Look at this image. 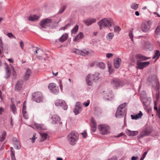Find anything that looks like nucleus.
<instances>
[{
  "label": "nucleus",
  "instance_id": "1",
  "mask_svg": "<svg viewBox=\"0 0 160 160\" xmlns=\"http://www.w3.org/2000/svg\"><path fill=\"white\" fill-rule=\"evenodd\" d=\"M98 24L100 29L105 27H111L114 24V21L111 18H104L99 21Z\"/></svg>",
  "mask_w": 160,
  "mask_h": 160
},
{
  "label": "nucleus",
  "instance_id": "2",
  "mask_svg": "<svg viewBox=\"0 0 160 160\" xmlns=\"http://www.w3.org/2000/svg\"><path fill=\"white\" fill-rule=\"evenodd\" d=\"M79 137L78 134L76 132L72 131L67 136L68 139L70 144L72 145L75 144Z\"/></svg>",
  "mask_w": 160,
  "mask_h": 160
},
{
  "label": "nucleus",
  "instance_id": "3",
  "mask_svg": "<svg viewBox=\"0 0 160 160\" xmlns=\"http://www.w3.org/2000/svg\"><path fill=\"white\" fill-rule=\"evenodd\" d=\"M148 82H150L152 85H156L155 90L158 91L159 89V83L157 79V76L155 75L150 76L148 79Z\"/></svg>",
  "mask_w": 160,
  "mask_h": 160
},
{
  "label": "nucleus",
  "instance_id": "4",
  "mask_svg": "<svg viewBox=\"0 0 160 160\" xmlns=\"http://www.w3.org/2000/svg\"><path fill=\"white\" fill-rule=\"evenodd\" d=\"M32 100L38 103H40L43 101V97L41 92H37L33 93L32 95Z\"/></svg>",
  "mask_w": 160,
  "mask_h": 160
},
{
  "label": "nucleus",
  "instance_id": "5",
  "mask_svg": "<svg viewBox=\"0 0 160 160\" xmlns=\"http://www.w3.org/2000/svg\"><path fill=\"white\" fill-rule=\"evenodd\" d=\"M152 23V22L149 20L142 23L141 26L142 31L144 32L148 31L151 28Z\"/></svg>",
  "mask_w": 160,
  "mask_h": 160
},
{
  "label": "nucleus",
  "instance_id": "6",
  "mask_svg": "<svg viewBox=\"0 0 160 160\" xmlns=\"http://www.w3.org/2000/svg\"><path fill=\"white\" fill-rule=\"evenodd\" d=\"M98 129L102 135L107 134L109 133V128L107 125H100L98 126Z\"/></svg>",
  "mask_w": 160,
  "mask_h": 160
},
{
  "label": "nucleus",
  "instance_id": "7",
  "mask_svg": "<svg viewBox=\"0 0 160 160\" xmlns=\"http://www.w3.org/2000/svg\"><path fill=\"white\" fill-rule=\"evenodd\" d=\"M52 22L51 19L45 18L42 20L40 22V25L42 28H45L50 26Z\"/></svg>",
  "mask_w": 160,
  "mask_h": 160
},
{
  "label": "nucleus",
  "instance_id": "8",
  "mask_svg": "<svg viewBox=\"0 0 160 160\" xmlns=\"http://www.w3.org/2000/svg\"><path fill=\"white\" fill-rule=\"evenodd\" d=\"M48 88L50 92L54 94H57L59 92L58 87L53 83H51L49 84Z\"/></svg>",
  "mask_w": 160,
  "mask_h": 160
},
{
  "label": "nucleus",
  "instance_id": "9",
  "mask_svg": "<svg viewBox=\"0 0 160 160\" xmlns=\"http://www.w3.org/2000/svg\"><path fill=\"white\" fill-rule=\"evenodd\" d=\"M55 104L57 106L62 107L64 110H66L68 108V106L66 105L65 101L63 100H58L56 101Z\"/></svg>",
  "mask_w": 160,
  "mask_h": 160
},
{
  "label": "nucleus",
  "instance_id": "10",
  "mask_svg": "<svg viewBox=\"0 0 160 160\" xmlns=\"http://www.w3.org/2000/svg\"><path fill=\"white\" fill-rule=\"evenodd\" d=\"M111 84L113 87L116 89L123 85V83L122 81L116 78H114L112 80Z\"/></svg>",
  "mask_w": 160,
  "mask_h": 160
},
{
  "label": "nucleus",
  "instance_id": "11",
  "mask_svg": "<svg viewBox=\"0 0 160 160\" xmlns=\"http://www.w3.org/2000/svg\"><path fill=\"white\" fill-rule=\"evenodd\" d=\"M149 62H140L139 60L137 62L136 68L140 69H142L148 66L150 64Z\"/></svg>",
  "mask_w": 160,
  "mask_h": 160
},
{
  "label": "nucleus",
  "instance_id": "12",
  "mask_svg": "<svg viewBox=\"0 0 160 160\" xmlns=\"http://www.w3.org/2000/svg\"><path fill=\"white\" fill-rule=\"evenodd\" d=\"M73 52L77 54L84 56H87L89 54V51L86 49L80 50L77 49H75L73 50Z\"/></svg>",
  "mask_w": 160,
  "mask_h": 160
},
{
  "label": "nucleus",
  "instance_id": "13",
  "mask_svg": "<svg viewBox=\"0 0 160 160\" xmlns=\"http://www.w3.org/2000/svg\"><path fill=\"white\" fill-rule=\"evenodd\" d=\"M126 113V111L125 109H122L118 108L117 112L115 114L116 118H121L123 117L124 114Z\"/></svg>",
  "mask_w": 160,
  "mask_h": 160
},
{
  "label": "nucleus",
  "instance_id": "14",
  "mask_svg": "<svg viewBox=\"0 0 160 160\" xmlns=\"http://www.w3.org/2000/svg\"><path fill=\"white\" fill-rule=\"evenodd\" d=\"M92 75L88 74L86 77V81L87 84L89 86H92L93 82L95 81Z\"/></svg>",
  "mask_w": 160,
  "mask_h": 160
},
{
  "label": "nucleus",
  "instance_id": "15",
  "mask_svg": "<svg viewBox=\"0 0 160 160\" xmlns=\"http://www.w3.org/2000/svg\"><path fill=\"white\" fill-rule=\"evenodd\" d=\"M103 98L105 100H111L113 97V95L112 94V92L110 91L108 93L106 91H103Z\"/></svg>",
  "mask_w": 160,
  "mask_h": 160
},
{
  "label": "nucleus",
  "instance_id": "16",
  "mask_svg": "<svg viewBox=\"0 0 160 160\" xmlns=\"http://www.w3.org/2000/svg\"><path fill=\"white\" fill-rule=\"evenodd\" d=\"M52 123L53 124H58L59 125L62 124V122L60 121V118L57 115H53L52 117Z\"/></svg>",
  "mask_w": 160,
  "mask_h": 160
},
{
  "label": "nucleus",
  "instance_id": "17",
  "mask_svg": "<svg viewBox=\"0 0 160 160\" xmlns=\"http://www.w3.org/2000/svg\"><path fill=\"white\" fill-rule=\"evenodd\" d=\"M23 84V81L22 80H19L17 82L15 87V90L18 92L22 89Z\"/></svg>",
  "mask_w": 160,
  "mask_h": 160
},
{
  "label": "nucleus",
  "instance_id": "18",
  "mask_svg": "<svg viewBox=\"0 0 160 160\" xmlns=\"http://www.w3.org/2000/svg\"><path fill=\"white\" fill-rule=\"evenodd\" d=\"M151 133V130L146 129L142 132L138 137L139 138H142L149 135Z\"/></svg>",
  "mask_w": 160,
  "mask_h": 160
},
{
  "label": "nucleus",
  "instance_id": "19",
  "mask_svg": "<svg viewBox=\"0 0 160 160\" xmlns=\"http://www.w3.org/2000/svg\"><path fill=\"white\" fill-rule=\"evenodd\" d=\"M81 105L79 102H77L76 103L75 109L74 110V112L75 115L79 114L81 110Z\"/></svg>",
  "mask_w": 160,
  "mask_h": 160
},
{
  "label": "nucleus",
  "instance_id": "20",
  "mask_svg": "<svg viewBox=\"0 0 160 160\" xmlns=\"http://www.w3.org/2000/svg\"><path fill=\"white\" fill-rule=\"evenodd\" d=\"M96 21L95 18H89L83 21V22L87 26H89L92 23H95Z\"/></svg>",
  "mask_w": 160,
  "mask_h": 160
},
{
  "label": "nucleus",
  "instance_id": "21",
  "mask_svg": "<svg viewBox=\"0 0 160 160\" xmlns=\"http://www.w3.org/2000/svg\"><path fill=\"white\" fill-rule=\"evenodd\" d=\"M32 71L31 70L29 69L28 68L25 73V74L23 77L24 79L25 80H27L29 78V77L31 75Z\"/></svg>",
  "mask_w": 160,
  "mask_h": 160
},
{
  "label": "nucleus",
  "instance_id": "22",
  "mask_svg": "<svg viewBox=\"0 0 160 160\" xmlns=\"http://www.w3.org/2000/svg\"><path fill=\"white\" fill-rule=\"evenodd\" d=\"M121 62V59L119 58H115L114 60V66L115 68H118L120 66V63Z\"/></svg>",
  "mask_w": 160,
  "mask_h": 160
},
{
  "label": "nucleus",
  "instance_id": "23",
  "mask_svg": "<svg viewBox=\"0 0 160 160\" xmlns=\"http://www.w3.org/2000/svg\"><path fill=\"white\" fill-rule=\"evenodd\" d=\"M142 113L141 111H140L139 113L136 115H131V116L132 119L137 120L141 118L142 116Z\"/></svg>",
  "mask_w": 160,
  "mask_h": 160
},
{
  "label": "nucleus",
  "instance_id": "24",
  "mask_svg": "<svg viewBox=\"0 0 160 160\" xmlns=\"http://www.w3.org/2000/svg\"><path fill=\"white\" fill-rule=\"evenodd\" d=\"M136 57L138 59V60H139V62L146 60L150 58H147L145 56L140 54L137 55Z\"/></svg>",
  "mask_w": 160,
  "mask_h": 160
},
{
  "label": "nucleus",
  "instance_id": "25",
  "mask_svg": "<svg viewBox=\"0 0 160 160\" xmlns=\"http://www.w3.org/2000/svg\"><path fill=\"white\" fill-rule=\"evenodd\" d=\"M68 38V35L67 33L63 34L59 38V41L60 42H63L65 41Z\"/></svg>",
  "mask_w": 160,
  "mask_h": 160
},
{
  "label": "nucleus",
  "instance_id": "26",
  "mask_svg": "<svg viewBox=\"0 0 160 160\" xmlns=\"http://www.w3.org/2000/svg\"><path fill=\"white\" fill-rule=\"evenodd\" d=\"M6 73L5 77L6 78H9L11 74L10 68L9 67H7L6 68Z\"/></svg>",
  "mask_w": 160,
  "mask_h": 160
},
{
  "label": "nucleus",
  "instance_id": "27",
  "mask_svg": "<svg viewBox=\"0 0 160 160\" xmlns=\"http://www.w3.org/2000/svg\"><path fill=\"white\" fill-rule=\"evenodd\" d=\"M127 134L130 136H134L138 134V132L137 131H131L130 130H128L126 132Z\"/></svg>",
  "mask_w": 160,
  "mask_h": 160
},
{
  "label": "nucleus",
  "instance_id": "28",
  "mask_svg": "<svg viewBox=\"0 0 160 160\" xmlns=\"http://www.w3.org/2000/svg\"><path fill=\"white\" fill-rule=\"evenodd\" d=\"M40 135L41 137L40 139V142H43L46 139L48 136L47 133L42 132L40 133Z\"/></svg>",
  "mask_w": 160,
  "mask_h": 160
},
{
  "label": "nucleus",
  "instance_id": "29",
  "mask_svg": "<svg viewBox=\"0 0 160 160\" xmlns=\"http://www.w3.org/2000/svg\"><path fill=\"white\" fill-rule=\"evenodd\" d=\"M34 128H36L38 130H45V128L43 127V126L40 124L35 123L34 126Z\"/></svg>",
  "mask_w": 160,
  "mask_h": 160
},
{
  "label": "nucleus",
  "instance_id": "30",
  "mask_svg": "<svg viewBox=\"0 0 160 160\" xmlns=\"http://www.w3.org/2000/svg\"><path fill=\"white\" fill-rule=\"evenodd\" d=\"M83 34L80 32L78 35L76 36L73 39L74 42H77L78 40L80 39H82L83 37Z\"/></svg>",
  "mask_w": 160,
  "mask_h": 160
},
{
  "label": "nucleus",
  "instance_id": "31",
  "mask_svg": "<svg viewBox=\"0 0 160 160\" xmlns=\"http://www.w3.org/2000/svg\"><path fill=\"white\" fill-rule=\"evenodd\" d=\"M39 17L36 15H33L28 17V20L31 21H34L37 20L39 19Z\"/></svg>",
  "mask_w": 160,
  "mask_h": 160
},
{
  "label": "nucleus",
  "instance_id": "32",
  "mask_svg": "<svg viewBox=\"0 0 160 160\" xmlns=\"http://www.w3.org/2000/svg\"><path fill=\"white\" fill-rule=\"evenodd\" d=\"M159 56H160V52H159V50H156L152 58L156 59V60H157Z\"/></svg>",
  "mask_w": 160,
  "mask_h": 160
},
{
  "label": "nucleus",
  "instance_id": "33",
  "mask_svg": "<svg viewBox=\"0 0 160 160\" xmlns=\"http://www.w3.org/2000/svg\"><path fill=\"white\" fill-rule=\"evenodd\" d=\"M114 36V34L113 32L108 33L106 36V38L108 40H111Z\"/></svg>",
  "mask_w": 160,
  "mask_h": 160
},
{
  "label": "nucleus",
  "instance_id": "34",
  "mask_svg": "<svg viewBox=\"0 0 160 160\" xmlns=\"http://www.w3.org/2000/svg\"><path fill=\"white\" fill-rule=\"evenodd\" d=\"M6 132L5 131H4L2 133L1 136H0V141L1 142H2L6 138Z\"/></svg>",
  "mask_w": 160,
  "mask_h": 160
},
{
  "label": "nucleus",
  "instance_id": "35",
  "mask_svg": "<svg viewBox=\"0 0 160 160\" xmlns=\"http://www.w3.org/2000/svg\"><path fill=\"white\" fill-rule=\"evenodd\" d=\"M131 8L132 9L136 10L138 8V5L136 3H133L131 5Z\"/></svg>",
  "mask_w": 160,
  "mask_h": 160
},
{
  "label": "nucleus",
  "instance_id": "36",
  "mask_svg": "<svg viewBox=\"0 0 160 160\" xmlns=\"http://www.w3.org/2000/svg\"><path fill=\"white\" fill-rule=\"evenodd\" d=\"M11 109L12 111L14 114H15L16 112V108L15 105L12 104L10 106Z\"/></svg>",
  "mask_w": 160,
  "mask_h": 160
},
{
  "label": "nucleus",
  "instance_id": "37",
  "mask_svg": "<svg viewBox=\"0 0 160 160\" xmlns=\"http://www.w3.org/2000/svg\"><path fill=\"white\" fill-rule=\"evenodd\" d=\"M14 147L15 148L17 149H19L21 148V145L19 142H17L16 143H13Z\"/></svg>",
  "mask_w": 160,
  "mask_h": 160
},
{
  "label": "nucleus",
  "instance_id": "38",
  "mask_svg": "<svg viewBox=\"0 0 160 160\" xmlns=\"http://www.w3.org/2000/svg\"><path fill=\"white\" fill-rule=\"evenodd\" d=\"M98 67L101 69H104L105 67V64L102 62H99L97 65Z\"/></svg>",
  "mask_w": 160,
  "mask_h": 160
},
{
  "label": "nucleus",
  "instance_id": "39",
  "mask_svg": "<svg viewBox=\"0 0 160 160\" xmlns=\"http://www.w3.org/2000/svg\"><path fill=\"white\" fill-rule=\"evenodd\" d=\"M114 32L115 33H118L121 30L120 27L118 26H115L114 28Z\"/></svg>",
  "mask_w": 160,
  "mask_h": 160
},
{
  "label": "nucleus",
  "instance_id": "40",
  "mask_svg": "<svg viewBox=\"0 0 160 160\" xmlns=\"http://www.w3.org/2000/svg\"><path fill=\"white\" fill-rule=\"evenodd\" d=\"M78 26L76 25L74 27V28L72 30L71 32L72 33H76L78 31Z\"/></svg>",
  "mask_w": 160,
  "mask_h": 160
},
{
  "label": "nucleus",
  "instance_id": "41",
  "mask_svg": "<svg viewBox=\"0 0 160 160\" xmlns=\"http://www.w3.org/2000/svg\"><path fill=\"white\" fill-rule=\"evenodd\" d=\"M155 33L156 34L160 35V26H158L156 28Z\"/></svg>",
  "mask_w": 160,
  "mask_h": 160
},
{
  "label": "nucleus",
  "instance_id": "42",
  "mask_svg": "<svg viewBox=\"0 0 160 160\" xmlns=\"http://www.w3.org/2000/svg\"><path fill=\"white\" fill-rule=\"evenodd\" d=\"M23 118L25 119H28L29 118L28 115L26 111L22 112Z\"/></svg>",
  "mask_w": 160,
  "mask_h": 160
},
{
  "label": "nucleus",
  "instance_id": "43",
  "mask_svg": "<svg viewBox=\"0 0 160 160\" xmlns=\"http://www.w3.org/2000/svg\"><path fill=\"white\" fill-rule=\"evenodd\" d=\"M70 24L69 23H68L67 24H66L65 26L61 27L60 29V30H64L67 28L68 27H70Z\"/></svg>",
  "mask_w": 160,
  "mask_h": 160
},
{
  "label": "nucleus",
  "instance_id": "44",
  "mask_svg": "<svg viewBox=\"0 0 160 160\" xmlns=\"http://www.w3.org/2000/svg\"><path fill=\"white\" fill-rule=\"evenodd\" d=\"M127 103H124L122 104H121L120 105L119 107H118V108H119V109H121L122 110V109H125L124 108L125 107Z\"/></svg>",
  "mask_w": 160,
  "mask_h": 160
},
{
  "label": "nucleus",
  "instance_id": "45",
  "mask_svg": "<svg viewBox=\"0 0 160 160\" xmlns=\"http://www.w3.org/2000/svg\"><path fill=\"white\" fill-rule=\"evenodd\" d=\"M99 74L98 72H95L94 74L92 75L94 76L93 78L95 79V81L98 80L99 79Z\"/></svg>",
  "mask_w": 160,
  "mask_h": 160
},
{
  "label": "nucleus",
  "instance_id": "46",
  "mask_svg": "<svg viewBox=\"0 0 160 160\" xmlns=\"http://www.w3.org/2000/svg\"><path fill=\"white\" fill-rule=\"evenodd\" d=\"M66 9V6H64L62 7V8L61 9H60L58 12V13L59 14H61Z\"/></svg>",
  "mask_w": 160,
  "mask_h": 160
},
{
  "label": "nucleus",
  "instance_id": "47",
  "mask_svg": "<svg viewBox=\"0 0 160 160\" xmlns=\"http://www.w3.org/2000/svg\"><path fill=\"white\" fill-rule=\"evenodd\" d=\"M129 36L131 38V40L132 41L133 40V36L132 34V31L131 30L129 32Z\"/></svg>",
  "mask_w": 160,
  "mask_h": 160
},
{
  "label": "nucleus",
  "instance_id": "48",
  "mask_svg": "<svg viewBox=\"0 0 160 160\" xmlns=\"http://www.w3.org/2000/svg\"><path fill=\"white\" fill-rule=\"evenodd\" d=\"M7 35L9 37V38H16V37L15 36H14L13 34H12V33L11 32H10V33H8L7 34Z\"/></svg>",
  "mask_w": 160,
  "mask_h": 160
},
{
  "label": "nucleus",
  "instance_id": "49",
  "mask_svg": "<svg viewBox=\"0 0 160 160\" xmlns=\"http://www.w3.org/2000/svg\"><path fill=\"white\" fill-rule=\"evenodd\" d=\"M145 97H146V95L144 94L143 96H142L141 94L140 95V97H141L143 99V100H142V102H143V103L144 105H146V102H145V101L146 100L145 98H145Z\"/></svg>",
  "mask_w": 160,
  "mask_h": 160
},
{
  "label": "nucleus",
  "instance_id": "50",
  "mask_svg": "<svg viewBox=\"0 0 160 160\" xmlns=\"http://www.w3.org/2000/svg\"><path fill=\"white\" fill-rule=\"evenodd\" d=\"M96 125H91V130L92 132H94L96 131Z\"/></svg>",
  "mask_w": 160,
  "mask_h": 160
},
{
  "label": "nucleus",
  "instance_id": "51",
  "mask_svg": "<svg viewBox=\"0 0 160 160\" xmlns=\"http://www.w3.org/2000/svg\"><path fill=\"white\" fill-rule=\"evenodd\" d=\"M148 151H146L144 152V153L143 154L142 157L140 158V160H143L144 158L145 157L146 155L147 154Z\"/></svg>",
  "mask_w": 160,
  "mask_h": 160
},
{
  "label": "nucleus",
  "instance_id": "52",
  "mask_svg": "<svg viewBox=\"0 0 160 160\" xmlns=\"http://www.w3.org/2000/svg\"><path fill=\"white\" fill-rule=\"evenodd\" d=\"M58 83L59 84L60 89L61 91H62V90L63 86L62 85V81L59 79L58 80Z\"/></svg>",
  "mask_w": 160,
  "mask_h": 160
},
{
  "label": "nucleus",
  "instance_id": "53",
  "mask_svg": "<svg viewBox=\"0 0 160 160\" xmlns=\"http://www.w3.org/2000/svg\"><path fill=\"white\" fill-rule=\"evenodd\" d=\"M90 103V101L88 100L87 102H85L83 103V105H84L86 107H88Z\"/></svg>",
  "mask_w": 160,
  "mask_h": 160
},
{
  "label": "nucleus",
  "instance_id": "54",
  "mask_svg": "<svg viewBox=\"0 0 160 160\" xmlns=\"http://www.w3.org/2000/svg\"><path fill=\"white\" fill-rule=\"evenodd\" d=\"M20 47L22 49H23L24 48V45L23 41L21 40L20 42Z\"/></svg>",
  "mask_w": 160,
  "mask_h": 160
},
{
  "label": "nucleus",
  "instance_id": "55",
  "mask_svg": "<svg viewBox=\"0 0 160 160\" xmlns=\"http://www.w3.org/2000/svg\"><path fill=\"white\" fill-rule=\"evenodd\" d=\"M25 102H26V101H25L23 104L22 109V112L26 111V105L25 104Z\"/></svg>",
  "mask_w": 160,
  "mask_h": 160
},
{
  "label": "nucleus",
  "instance_id": "56",
  "mask_svg": "<svg viewBox=\"0 0 160 160\" xmlns=\"http://www.w3.org/2000/svg\"><path fill=\"white\" fill-rule=\"evenodd\" d=\"M15 153H12V154H11L12 160H16L15 156Z\"/></svg>",
  "mask_w": 160,
  "mask_h": 160
},
{
  "label": "nucleus",
  "instance_id": "57",
  "mask_svg": "<svg viewBox=\"0 0 160 160\" xmlns=\"http://www.w3.org/2000/svg\"><path fill=\"white\" fill-rule=\"evenodd\" d=\"M91 125H96V123L94 120V119L93 118H92L91 120Z\"/></svg>",
  "mask_w": 160,
  "mask_h": 160
},
{
  "label": "nucleus",
  "instance_id": "58",
  "mask_svg": "<svg viewBox=\"0 0 160 160\" xmlns=\"http://www.w3.org/2000/svg\"><path fill=\"white\" fill-rule=\"evenodd\" d=\"M113 55V54L111 53H108L106 54V57L108 58H110Z\"/></svg>",
  "mask_w": 160,
  "mask_h": 160
},
{
  "label": "nucleus",
  "instance_id": "59",
  "mask_svg": "<svg viewBox=\"0 0 160 160\" xmlns=\"http://www.w3.org/2000/svg\"><path fill=\"white\" fill-rule=\"evenodd\" d=\"M42 52V50H40V49H38V50H37L35 51V52L34 53V54H36L38 53H41V52Z\"/></svg>",
  "mask_w": 160,
  "mask_h": 160
},
{
  "label": "nucleus",
  "instance_id": "60",
  "mask_svg": "<svg viewBox=\"0 0 160 160\" xmlns=\"http://www.w3.org/2000/svg\"><path fill=\"white\" fill-rule=\"evenodd\" d=\"M157 114L158 115V117L160 118V104L158 107V109L157 112Z\"/></svg>",
  "mask_w": 160,
  "mask_h": 160
},
{
  "label": "nucleus",
  "instance_id": "61",
  "mask_svg": "<svg viewBox=\"0 0 160 160\" xmlns=\"http://www.w3.org/2000/svg\"><path fill=\"white\" fill-rule=\"evenodd\" d=\"M12 141L13 142V143H16L17 142H19L16 138H13L12 139Z\"/></svg>",
  "mask_w": 160,
  "mask_h": 160
},
{
  "label": "nucleus",
  "instance_id": "62",
  "mask_svg": "<svg viewBox=\"0 0 160 160\" xmlns=\"http://www.w3.org/2000/svg\"><path fill=\"white\" fill-rule=\"evenodd\" d=\"M82 135L83 136V137L85 138L86 137V136H87V133L86 132H84L82 133Z\"/></svg>",
  "mask_w": 160,
  "mask_h": 160
},
{
  "label": "nucleus",
  "instance_id": "63",
  "mask_svg": "<svg viewBox=\"0 0 160 160\" xmlns=\"http://www.w3.org/2000/svg\"><path fill=\"white\" fill-rule=\"evenodd\" d=\"M4 109L2 107H1L0 108V115H2V113L4 112Z\"/></svg>",
  "mask_w": 160,
  "mask_h": 160
},
{
  "label": "nucleus",
  "instance_id": "64",
  "mask_svg": "<svg viewBox=\"0 0 160 160\" xmlns=\"http://www.w3.org/2000/svg\"><path fill=\"white\" fill-rule=\"evenodd\" d=\"M108 160H117V158L116 156H113L112 158H111Z\"/></svg>",
  "mask_w": 160,
  "mask_h": 160
}]
</instances>
